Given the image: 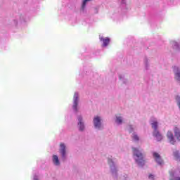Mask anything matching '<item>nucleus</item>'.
Instances as JSON below:
<instances>
[{"label": "nucleus", "mask_w": 180, "mask_h": 180, "mask_svg": "<svg viewBox=\"0 0 180 180\" xmlns=\"http://www.w3.org/2000/svg\"><path fill=\"white\" fill-rule=\"evenodd\" d=\"M150 126L153 129V136L156 139L157 141H161L164 139V136L158 131V121L155 118H151Z\"/></svg>", "instance_id": "f257e3e1"}, {"label": "nucleus", "mask_w": 180, "mask_h": 180, "mask_svg": "<svg viewBox=\"0 0 180 180\" xmlns=\"http://www.w3.org/2000/svg\"><path fill=\"white\" fill-rule=\"evenodd\" d=\"M132 151L134 153V158L136 164L139 167H143V165H144V158L143 157L141 150H139L137 148H132Z\"/></svg>", "instance_id": "f03ea898"}, {"label": "nucleus", "mask_w": 180, "mask_h": 180, "mask_svg": "<svg viewBox=\"0 0 180 180\" xmlns=\"http://www.w3.org/2000/svg\"><path fill=\"white\" fill-rule=\"evenodd\" d=\"M108 162L110 165V173L112 178H113L114 180H117V178L119 176V174L117 173L118 170L116 165H115V162H113V159H112V158H108Z\"/></svg>", "instance_id": "7ed1b4c3"}, {"label": "nucleus", "mask_w": 180, "mask_h": 180, "mask_svg": "<svg viewBox=\"0 0 180 180\" xmlns=\"http://www.w3.org/2000/svg\"><path fill=\"white\" fill-rule=\"evenodd\" d=\"M93 125L95 130L102 131L105 129L103 119L101 116L96 115L93 118Z\"/></svg>", "instance_id": "20e7f679"}, {"label": "nucleus", "mask_w": 180, "mask_h": 180, "mask_svg": "<svg viewBox=\"0 0 180 180\" xmlns=\"http://www.w3.org/2000/svg\"><path fill=\"white\" fill-rule=\"evenodd\" d=\"M72 109L75 113L79 111V94L75 92L73 96Z\"/></svg>", "instance_id": "39448f33"}, {"label": "nucleus", "mask_w": 180, "mask_h": 180, "mask_svg": "<svg viewBox=\"0 0 180 180\" xmlns=\"http://www.w3.org/2000/svg\"><path fill=\"white\" fill-rule=\"evenodd\" d=\"M77 129L79 131H85V122L84 121V117H82V115L77 116Z\"/></svg>", "instance_id": "423d86ee"}, {"label": "nucleus", "mask_w": 180, "mask_h": 180, "mask_svg": "<svg viewBox=\"0 0 180 180\" xmlns=\"http://www.w3.org/2000/svg\"><path fill=\"white\" fill-rule=\"evenodd\" d=\"M65 144L60 143L59 148V153L61 156L62 160H65V157H67V150H65Z\"/></svg>", "instance_id": "0eeeda50"}, {"label": "nucleus", "mask_w": 180, "mask_h": 180, "mask_svg": "<svg viewBox=\"0 0 180 180\" xmlns=\"http://www.w3.org/2000/svg\"><path fill=\"white\" fill-rule=\"evenodd\" d=\"M173 72L174 74V79L180 84V68L178 66H174L173 68Z\"/></svg>", "instance_id": "6e6552de"}, {"label": "nucleus", "mask_w": 180, "mask_h": 180, "mask_svg": "<svg viewBox=\"0 0 180 180\" xmlns=\"http://www.w3.org/2000/svg\"><path fill=\"white\" fill-rule=\"evenodd\" d=\"M153 158H154L155 162H157V164L158 165H162L164 164V161L161 158V155H160V154H158L156 152H153Z\"/></svg>", "instance_id": "1a4fd4ad"}, {"label": "nucleus", "mask_w": 180, "mask_h": 180, "mask_svg": "<svg viewBox=\"0 0 180 180\" xmlns=\"http://www.w3.org/2000/svg\"><path fill=\"white\" fill-rule=\"evenodd\" d=\"M25 21V16L20 15L15 17V18L13 20V23L15 26H16V25L18 23H23Z\"/></svg>", "instance_id": "9d476101"}, {"label": "nucleus", "mask_w": 180, "mask_h": 180, "mask_svg": "<svg viewBox=\"0 0 180 180\" xmlns=\"http://www.w3.org/2000/svg\"><path fill=\"white\" fill-rule=\"evenodd\" d=\"M99 39L100 41L103 42V47H108L109 43H110V39H109V37L103 38V36H100Z\"/></svg>", "instance_id": "9b49d317"}, {"label": "nucleus", "mask_w": 180, "mask_h": 180, "mask_svg": "<svg viewBox=\"0 0 180 180\" xmlns=\"http://www.w3.org/2000/svg\"><path fill=\"white\" fill-rule=\"evenodd\" d=\"M167 136L169 143H171V144H175V139L174 138V134H172V131H168Z\"/></svg>", "instance_id": "f8f14e48"}, {"label": "nucleus", "mask_w": 180, "mask_h": 180, "mask_svg": "<svg viewBox=\"0 0 180 180\" xmlns=\"http://www.w3.org/2000/svg\"><path fill=\"white\" fill-rule=\"evenodd\" d=\"M52 162L53 163V165H55L56 167H59L60 160L58 159V156H57V155H53L52 156Z\"/></svg>", "instance_id": "ddd939ff"}, {"label": "nucleus", "mask_w": 180, "mask_h": 180, "mask_svg": "<svg viewBox=\"0 0 180 180\" xmlns=\"http://www.w3.org/2000/svg\"><path fill=\"white\" fill-rule=\"evenodd\" d=\"M121 9L122 12H127L129 6L126 4V0H121Z\"/></svg>", "instance_id": "4468645a"}, {"label": "nucleus", "mask_w": 180, "mask_h": 180, "mask_svg": "<svg viewBox=\"0 0 180 180\" xmlns=\"http://www.w3.org/2000/svg\"><path fill=\"white\" fill-rule=\"evenodd\" d=\"M171 44L174 49V50H180V44L179 42H176L175 41H172Z\"/></svg>", "instance_id": "2eb2a0df"}, {"label": "nucleus", "mask_w": 180, "mask_h": 180, "mask_svg": "<svg viewBox=\"0 0 180 180\" xmlns=\"http://www.w3.org/2000/svg\"><path fill=\"white\" fill-rule=\"evenodd\" d=\"M115 123L118 125L120 126V124H123V117L120 116V115H117L116 116L115 118Z\"/></svg>", "instance_id": "dca6fc26"}, {"label": "nucleus", "mask_w": 180, "mask_h": 180, "mask_svg": "<svg viewBox=\"0 0 180 180\" xmlns=\"http://www.w3.org/2000/svg\"><path fill=\"white\" fill-rule=\"evenodd\" d=\"M174 136L180 141V129L178 127H175L174 129Z\"/></svg>", "instance_id": "f3484780"}, {"label": "nucleus", "mask_w": 180, "mask_h": 180, "mask_svg": "<svg viewBox=\"0 0 180 180\" xmlns=\"http://www.w3.org/2000/svg\"><path fill=\"white\" fill-rule=\"evenodd\" d=\"M131 139L133 140V141H139L140 140V137L139 136V135H137V134L136 132H134L131 135Z\"/></svg>", "instance_id": "a211bd4d"}, {"label": "nucleus", "mask_w": 180, "mask_h": 180, "mask_svg": "<svg viewBox=\"0 0 180 180\" xmlns=\"http://www.w3.org/2000/svg\"><path fill=\"white\" fill-rule=\"evenodd\" d=\"M174 157L176 158V161H180V152L179 150H176L174 152Z\"/></svg>", "instance_id": "6ab92c4d"}, {"label": "nucleus", "mask_w": 180, "mask_h": 180, "mask_svg": "<svg viewBox=\"0 0 180 180\" xmlns=\"http://www.w3.org/2000/svg\"><path fill=\"white\" fill-rule=\"evenodd\" d=\"M91 0H83L82 4V9L84 11L85 9V6H86V3L89 2Z\"/></svg>", "instance_id": "aec40b11"}, {"label": "nucleus", "mask_w": 180, "mask_h": 180, "mask_svg": "<svg viewBox=\"0 0 180 180\" xmlns=\"http://www.w3.org/2000/svg\"><path fill=\"white\" fill-rule=\"evenodd\" d=\"M119 78H120V81H122L124 84H126L127 82V80H126L124 79V75H120L119 76Z\"/></svg>", "instance_id": "412c9836"}, {"label": "nucleus", "mask_w": 180, "mask_h": 180, "mask_svg": "<svg viewBox=\"0 0 180 180\" xmlns=\"http://www.w3.org/2000/svg\"><path fill=\"white\" fill-rule=\"evenodd\" d=\"M128 130H129V133H132V131H134V128H133V126L129 125Z\"/></svg>", "instance_id": "4be33fe9"}, {"label": "nucleus", "mask_w": 180, "mask_h": 180, "mask_svg": "<svg viewBox=\"0 0 180 180\" xmlns=\"http://www.w3.org/2000/svg\"><path fill=\"white\" fill-rule=\"evenodd\" d=\"M123 179L124 180H130V177H129L128 174H124L123 175Z\"/></svg>", "instance_id": "5701e85b"}, {"label": "nucleus", "mask_w": 180, "mask_h": 180, "mask_svg": "<svg viewBox=\"0 0 180 180\" xmlns=\"http://www.w3.org/2000/svg\"><path fill=\"white\" fill-rule=\"evenodd\" d=\"M148 178H149V179H150V180H154L155 176H154V174H150V175L148 176Z\"/></svg>", "instance_id": "b1692460"}, {"label": "nucleus", "mask_w": 180, "mask_h": 180, "mask_svg": "<svg viewBox=\"0 0 180 180\" xmlns=\"http://www.w3.org/2000/svg\"><path fill=\"white\" fill-rule=\"evenodd\" d=\"M33 180H39V176L34 175V178H33Z\"/></svg>", "instance_id": "393cba45"}, {"label": "nucleus", "mask_w": 180, "mask_h": 180, "mask_svg": "<svg viewBox=\"0 0 180 180\" xmlns=\"http://www.w3.org/2000/svg\"><path fill=\"white\" fill-rule=\"evenodd\" d=\"M170 180H180V177L179 176H176V177H174V179H170Z\"/></svg>", "instance_id": "a878e982"}, {"label": "nucleus", "mask_w": 180, "mask_h": 180, "mask_svg": "<svg viewBox=\"0 0 180 180\" xmlns=\"http://www.w3.org/2000/svg\"><path fill=\"white\" fill-rule=\"evenodd\" d=\"M148 68V64L146 63V68L147 70V68Z\"/></svg>", "instance_id": "bb28decb"}]
</instances>
